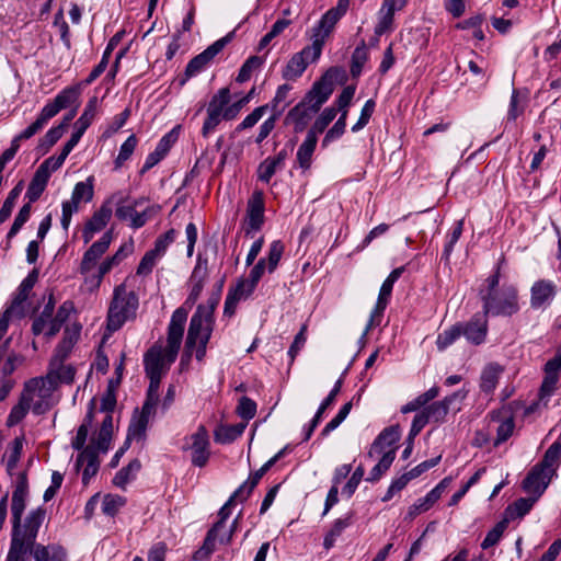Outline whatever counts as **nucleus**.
<instances>
[{
  "instance_id": "nucleus-1",
  "label": "nucleus",
  "mask_w": 561,
  "mask_h": 561,
  "mask_svg": "<svg viewBox=\"0 0 561 561\" xmlns=\"http://www.w3.org/2000/svg\"><path fill=\"white\" fill-rule=\"evenodd\" d=\"M28 495V481L26 472H20L13 485L11 519L12 533L10 542V560L21 556L34 537H37L38 530L46 517V511L42 507L32 510L24 520L22 515L26 507V499Z\"/></svg>"
},
{
  "instance_id": "nucleus-2",
  "label": "nucleus",
  "mask_w": 561,
  "mask_h": 561,
  "mask_svg": "<svg viewBox=\"0 0 561 561\" xmlns=\"http://www.w3.org/2000/svg\"><path fill=\"white\" fill-rule=\"evenodd\" d=\"M187 320V311L178 308L171 317L168 327L167 346L163 351L158 347H151L144 357L145 371L147 376H162L164 363L172 364L179 353L184 327Z\"/></svg>"
},
{
  "instance_id": "nucleus-3",
  "label": "nucleus",
  "mask_w": 561,
  "mask_h": 561,
  "mask_svg": "<svg viewBox=\"0 0 561 561\" xmlns=\"http://www.w3.org/2000/svg\"><path fill=\"white\" fill-rule=\"evenodd\" d=\"M483 302V312L492 316H512L519 310L518 295L515 286L500 285V267L490 275L479 291Z\"/></svg>"
},
{
  "instance_id": "nucleus-4",
  "label": "nucleus",
  "mask_w": 561,
  "mask_h": 561,
  "mask_svg": "<svg viewBox=\"0 0 561 561\" xmlns=\"http://www.w3.org/2000/svg\"><path fill=\"white\" fill-rule=\"evenodd\" d=\"M214 330V317L211 310H205L199 305L190 321L185 347L187 351H196V358L202 360L206 354V346Z\"/></svg>"
},
{
  "instance_id": "nucleus-5",
  "label": "nucleus",
  "mask_w": 561,
  "mask_h": 561,
  "mask_svg": "<svg viewBox=\"0 0 561 561\" xmlns=\"http://www.w3.org/2000/svg\"><path fill=\"white\" fill-rule=\"evenodd\" d=\"M138 297L134 291H128L125 284L114 288L113 299L107 312V328L116 331L129 319L136 316Z\"/></svg>"
},
{
  "instance_id": "nucleus-6",
  "label": "nucleus",
  "mask_w": 561,
  "mask_h": 561,
  "mask_svg": "<svg viewBox=\"0 0 561 561\" xmlns=\"http://www.w3.org/2000/svg\"><path fill=\"white\" fill-rule=\"evenodd\" d=\"M55 390L54 381H49V378L44 376L27 380L21 394L30 402L32 412L41 415L49 411L54 405L53 394Z\"/></svg>"
},
{
  "instance_id": "nucleus-7",
  "label": "nucleus",
  "mask_w": 561,
  "mask_h": 561,
  "mask_svg": "<svg viewBox=\"0 0 561 561\" xmlns=\"http://www.w3.org/2000/svg\"><path fill=\"white\" fill-rule=\"evenodd\" d=\"M230 102V91L228 88H221L213 95L206 107V118L202 127V136L209 137L217 126L224 119L222 108Z\"/></svg>"
},
{
  "instance_id": "nucleus-8",
  "label": "nucleus",
  "mask_w": 561,
  "mask_h": 561,
  "mask_svg": "<svg viewBox=\"0 0 561 561\" xmlns=\"http://www.w3.org/2000/svg\"><path fill=\"white\" fill-rule=\"evenodd\" d=\"M350 5V0H339L334 8L328 10L319 24L313 30L312 44H319V48L322 49L325 39L333 31L337 21L346 13Z\"/></svg>"
},
{
  "instance_id": "nucleus-9",
  "label": "nucleus",
  "mask_w": 561,
  "mask_h": 561,
  "mask_svg": "<svg viewBox=\"0 0 561 561\" xmlns=\"http://www.w3.org/2000/svg\"><path fill=\"white\" fill-rule=\"evenodd\" d=\"M36 538L27 546L25 552L10 560V550L8 551L5 561H28L30 556L34 561H67L65 549L58 545H41L36 543Z\"/></svg>"
},
{
  "instance_id": "nucleus-10",
  "label": "nucleus",
  "mask_w": 561,
  "mask_h": 561,
  "mask_svg": "<svg viewBox=\"0 0 561 561\" xmlns=\"http://www.w3.org/2000/svg\"><path fill=\"white\" fill-rule=\"evenodd\" d=\"M322 49L319 48V44H312L306 46L301 51L296 53L287 62L283 70V78L286 80L298 79L307 66L310 62L316 61L321 56Z\"/></svg>"
},
{
  "instance_id": "nucleus-11",
  "label": "nucleus",
  "mask_w": 561,
  "mask_h": 561,
  "mask_svg": "<svg viewBox=\"0 0 561 561\" xmlns=\"http://www.w3.org/2000/svg\"><path fill=\"white\" fill-rule=\"evenodd\" d=\"M209 437L204 425H199L197 431L186 439L184 449L191 450L192 463L196 467H204L209 459Z\"/></svg>"
},
{
  "instance_id": "nucleus-12",
  "label": "nucleus",
  "mask_w": 561,
  "mask_h": 561,
  "mask_svg": "<svg viewBox=\"0 0 561 561\" xmlns=\"http://www.w3.org/2000/svg\"><path fill=\"white\" fill-rule=\"evenodd\" d=\"M234 504L232 500H228L225 505L219 510L218 522L207 531V535L204 539L203 546L195 551L193 559L195 561H204L210 557V554L215 551V538L219 531L222 530L224 526H226V520L230 516V507Z\"/></svg>"
},
{
  "instance_id": "nucleus-13",
  "label": "nucleus",
  "mask_w": 561,
  "mask_h": 561,
  "mask_svg": "<svg viewBox=\"0 0 561 561\" xmlns=\"http://www.w3.org/2000/svg\"><path fill=\"white\" fill-rule=\"evenodd\" d=\"M122 197L113 194L107 198L101 207L92 215L91 219L85 224L82 238L85 243L90 242L94 234L101 231L110 221L112 217V205L114 202H121Z\"/></svg>"
},
{
  "instance_id": "nucleus-14",
  "label": "nucleus",
  "mask_w": 561,
  "mask_h": 561,
  "mask_svg": "<svg viewBox=\"0 0 561 561\" xmlns=\"http://www.w3.org/2000/svg\"><path fill=\"white\" fill-rule=\"evenodd\" d=\"M264 195L255 191L248 201L247 216L244 219V231L247 236L259 231L264 224Z\"/></svg>"
},
{
  "instance_id": "nucleus-15",
  "label": "nucleus",
  "mask_w": 561,
  "mask_h": 561,
  "mask_svg": "<svg viewBox=\"0 0 561 561\" xmlns=\"http://www.w3.org/2000/svg\"><path fill=\"white\" fill-rule=\"evenodd\" d=\"M467 396V391L458 390L450 396L445 397L440 401H436L425 408L423 411L426 414L430 422L442 423L445 421L450 409L456 411L460 410V407H455V403H460Z\"/></svg>"
},
{
  "instance_id": "nucleus-16",
  "label": "nucleus",
  "mask_w": 561,
  "mask_h": 561,
  "mask_svg": "<svg viewBox=\"0 0 561 561\" xmlns=\"http://www.w3.org/2000/svg\"><path fill=\"white\" fill-rule=\"evenodd\" d=\"M319 110L302 99L285 117V124L291 125L295 133L304 131Z\"/></svg>"
},
{
  "instance_id": "nucleus-17",
  "label": "nucleus",
  "mask_w": 561,
  "mask_h": 561,
  "mask_svg": "<svg viewBox=\"0 0 561 561\" xmlns=\"http://www.w3.org/2000/svg\"><path fill=\"white\" fill-rule=\"evenodd\" d=\"M230 37L226 36L216 41L214 44L208 46L203 53L198 54L193 59H191L185 68L186 79L194 77L202 70H204L206 66L210 62V60L224 49Z\"/></svg>"
},
{
  "instance_id": "nucleus-18",
  "label": "nucleus",
  "mask_w": 561,
  "mask_h": 561,
  "mask_svg": "<svg viewBox=\"0 0 561 561\" xmlns=\"http://www.w3.org/2000/svg\"><path fill=\"white\" fill-rule=\"evenodd\" d=\"M208 277V261L202 255L197 256L196 264L188 279L190 294L185 304L193 306L199 298Z\"/></svg>"
},
{
  "instance_id": "nucleus-19",
  "label": "nucleus",
  "mask_w": 561,
  "mask_h": 561,
  "mask_svg": "<svg viewBox=\"0 0 561 561\" xmlns=\"http://www.w3.org/2000/svg\"><path fill=\"white\" fill-rule=\"evenodd\" d=\"M81 93L80 87H68L60 91L53 101H49L42 110L51 119L61 110L78 106L79 96Z\"/></svg>"
},
{
  "instance_id": "nucleus-20",
  "label": "nucleus",
  "mask_w": 561,
  "mask_h": 561,
  "mask_svg": "<svg viewBox=\"0 0 561 561\" xmlns=\"http://www.w3.org/2000/svg\"><path fill=\"white\" fill-rule=\"evenodd\" d=\"M156 398H146L139 415H135L129 424V438L144 439L149 417L154 414L158 404Z\"/></svg>"
},
{
  "instance_id": "nucleus-21",
  "label": "nucleus",
  "mask_w": 561,
  "mask_h": 561,
  "mask_svg": "<svg viewBox=\"0 0 561 561\" xmlns=\"http://www.w3.org/2000/svg\"><path fill=\"white\" fill-rule=\"evenodd\" d=\"M461 330L469 343L482 344L488 334V314L476 313L468 322L461 323Z\"/></svg>"
},
{
  "instance_id": "nucleus-22",
  "label": "nucleus",
  "mask_w": 561,
  "mask_h": 561,
  "mask_svg": "<svg viewBox=\"0 0 561 561\" xmlns=\"http://www.w3.org/2000/svg\"><path fill=\"white\" fill-rule=\"evenodd\" d=\"M449 479H443L434 489H432L424 497L419 499L409 507L405 518L412 520L421 513L427 512L443 495L449 484Z\"/></svg>"
},
{
  "instance_id": "nucleus-23",
  "label": "nucleus",
  "mask_w": 561,
  "mask_h": 561,
  "mask_svg": "<svg viewBox=\"0 0 561 561\" xmlns=\"http://www.w3.org/2000/svg\"><path fill=\"white\" fill-rule=\"evenodd\" d=\"M112 242V231H106L100 240L92 245L83 254L80 265L81 273H89L96 264L98 260L106 252Z\"/></svg>"
},
{
  "instance_id": "nucleus-24",
  "label": "nucleus",
  "mask_w": 561,
  "mask_h": 561,
  "mask_svg": "<svg viewBox=\"0 0 561 561\" xmlns=\"http://www.w3.org/2000/svg\"><path fill=\"white\" fill-rule=\"evenodd\" d=\"M100 453L102 451L96 446L89 444L77 457V466L83 467L82 481L84 484L99 471Z\"/></svg>"
},
{
  "instance_id": "nucleus-25",
  "label": "nucleus",
  "mask_w": 561,
  "mask_h": 561,
  "mask_svg": "<svg viewBox=\"0 0 561 561\" xmlns=\"http://www.w3.org/2000/svg\"><path fill=\"white\" fill-rule=\"evenodd\" d=\"M489 417V427H491L493 423L497 424L495 428L496 439L494 440V446H499L512 436L515 427L514 419L508 415L506 411H492Z\"/></svg>"
},
{
  "instance_id": "nucleus-26",
  "label": "nucleus",
  "mask_w": 561,
  "mask_h": 561,
  "mask_svg": "<svg viewBox=\"0 0 561 561\" xmlns=\"http://www.w3.org/2000/svg\"><path fill=\"white\" fill-rule=\"evenodd\" d=\"M552 474L535 466L527 474L523 482V488L526 492L537 495L539 497L548 486Z\"/></svg>"
},
{
  "instance_id": "nucleus-27",
  "label": "nucleus",
  "mask_w": 561,
  "mask_h": 561,
  "mask_svg": "<svg viewBox=\"0 0 561 561\" xmlns=\"http://www.w3.org/2000/svg\"><path fill=\"white\" fill-rule=\"evenodd\" d=\"M254 289L255 288L252 286V284H249L244 279H241L236 287L230 288L225 301V314L229 317L233 316L238 304L241 300L247 299L254 291Z\"/></svg>"
},
{
  "instance_id": "nucleus-28",
  "label": "nucleus",
  "mask_w": 561,
  "mask_h": 561,
  "mask_svg": "<svg viewBox=\"0 0 561 561\" xmlns=\"http://www.w3.org/2000/svg\"><path fill=\"white\" fill-rule=\"evenodd\" d=\"M333 92V84L328 79V75L323 76L319 81L314 82L311 90L305 95V100L314 105L318 110L328 101Z\"/></svg>"
},
{
  "instance_id": "nucleus-29",
  "label": "nucleus",
  "mask_w": 561,
  "mask_h": 561,
  "mask_svg": "<svg viewBox=\"0 0 561 561\" xmlns=\"http://www.w3.org/2000/svg\"><path fill=\"white\" fill-rule=\"evenodd\" d=\"M401 437L399 425H392L385 428L374 440L368 451V456L373 458L376 455L385 453L386 447L394 445Z\"/></svg>"
},
{
  "instance_id": "nucleus-30",
  "label": "nucleus",
  "mask_w": 561,
  "mask_h": 561,
  "mask_svg": "<svg viewBox=\"0 0 561 561\" xmlns=\"http://www.w3.org/2000/svg\"><path fill=\"white\" fill-rule=\"evenodd\" d=\"M556 295V285L549 280H538L531 287L530 305L533 308H541L550 302Z\"/></svg>"
},
{
  "instance_id": "nucleus-31",
  "label": "nucleus",
  "mask_w": 561,
  "mask_h": 561,
  "mask_svg": "<svg viewBox=\"0 0 561 561\" xmlns=\"http://www.w3.org/2000/svg\"><path fill=\"white\" fill-rule=\"evenodd\" d=\"M75 375L76 369L72 365L65 364V360H58V364L55 360H50L49 369L45 377L49 378V381H54L57 389L59 383H71Z\"/></svg>"
},
{
  "instance_id": "nucleus-32",
  "label": "nucleus",
  "mask_w": 561,
  "mask_h": 561,
  "mask_svg": "<svg viewBox=\"0 0 561 561\" xmlns=\"http://www.w3.org/2000/svg\"><path fill=\"white\" fill-rule=\"evenodd\" d=\"M287 158V151L285 149L280 150L275 157L266 158L263 162L260 163L257 169V178L260 181L268 183L272 176L276 173L277 170H280L284 167V162Z\"/></svg>"
},
{
  "instance_id": "nucleus-33",
  "label": "nucleus",
  "mask_w": 561,
  "mask_h": 561,
  "mask_svg": "<svg viewBox=\"0 0 561 561\" xmlns=\"http://www.w3.org/2000/svg\"><path fill=\"white\" fill-rule=\"evenodd\" d=\"M504 368L496 364V363H490L488 364L480 377V389L486 394L492 393L500 380L501 375L503 374Z\"/></svg>"
},
{
  "instance_id": "nucleus-34",
  "label": "nucleus",
  "mask_w": 561,
  "mask_h": 561,
  "mask_svg": "<svg viewBox=\"0 0 561 561\" xmlns=\"http://www.w3.org/2000/svg\"><path fill=\"white\" fill-rule=\"evenodd\" d=\"M393 285V283L387 279H385V282L382 283L376 306L370 314L368 328L377 325L380 322V318L385 309L387 308L389 299L391 297Z\"/></svg>"
},
{
  "instance_id": "nucleus-35",
  "label": "nucleus",
  "mask_w": 561,
  "mask_h": 561,
  "mask_svg": "<svg viewBox=\"0 0 561 561\" xmlns=\"http://www.w3.org/2000/svg\"><path fill=\"white\" fill-rule=\"evenodd\" d=\"M317 142L318 138L313 136V133H307L296 153L297 162L301 169L307 170L310 168Z\"/></svg>"
},
{
  "instance_id": "nucleus-36",
  "label": "nucleus",
  "mask_w": 561,
  "mask_h": 561,
  "mask_svg": "<svg viewBox=\"0 0 561 561\" xmlns=\"http://www.w3.org/2000/svg\"><path fill=\"white\" fill-rule=\"evenodd\" d=\"M37 278L38 273L36 270H34L22 280L18 293L10 306V308L16 311V313L23 312L22 304L27 299L30 291L37 282Z\"/></svg>"
},
{
  "instance_id": "nucleus-37",
  "label": "nucleus",
  "mask_w": 561,
  "mask_h": 561,
  "mask_svg": "<svg viewBox=\"0 0 561 561\" xmlns=\"http://www.w3.org/2000/svg\"><path fill=\"white\" fill-rule=\"evenodd\" d=\"M113 428V416L111 413H107L102 421V425L98 435L92 437L90 444L96 446L102 453H106L110 448Z\"/></svg>"
},
{
  "instance_id": "nucleus-38",
  "label": "nucleus",
  "mask_w": 561,
  "mask_h": 561,
  "mask_svg": "<svg viewBox=\"0 0 561 561\" xmlns=\"http://www.w3.org/2000/svg\"><path fill=\"white\" fill-rule=\"evenodd\" d=\"M49 178L50 176L48 175L47 171L44 172V170H39L37 168L26 192V197L28 198L30 203L36 202L41 197Z\"/></svg>"
},
{
  "instance_id": "nucleus-39",
  "label": "nucleus",
  "mask_w": 561,
  "mask_h": 561,
  "mask_svg": "<svg viewBox=\"0 0 561 561\" xmlns=\"http://www.w3.org/2000/svg\"><path fill=\"white\" fill-rule=\"evenodd\" d=\"M55 305H56V301H55L54 295L49 294L48 300H47L44 309L42 310L39 316L36 317L33 321L32 332L35 335L42 334L45 331L48 321L54 318L53 314H54V310H55Z\"/></svg>"
},
{
  "instance_id": "nucleus-40",
  "label": "nucleus",
  "mask_w": 561,
  "mask_h": 561,
  "mask_svg": "<svg viewBox=\"0 0 561 561\" xmlns=\"http://www.w3.org/2000/svg\"><path fill=\"white\" fill-rule=\"evenodd\" d=\"M247 427L245 423H238L232 425H220L215 431V440L220 444H229L242 435Z\"/></svg>"
},
{
  "instance_id": "nucleus-41",
  "label": "nucleus",
  "mask_w": 561,
  "mask_h": 561,
  "mask_svg": "<svg viewBox=\"0 0 561 561\" xmlns=\"http://www.w3.org/2000/svg\"><path fill=\"white\" fill-rule=\"evenodd\" d=\"M24 445V437L19 436L13 439V442L8 447V454H7V472L9 476L14 474V470L18 466V462L21 459L22 450Z\"/></svg>"
},
{
  "instance_id": "nucleus-42",
  "label": "nucleus",
  "mask_w": 561,
  "mask_h": 561,
  "mask_svg": "<svg viewBox=\"0 0 561 561\" xmlns=\"http://www.w3.org/2000/svg\"><path fill=\"white\" fill-rule=\"evenodd\" d=\"M93 182V176H89L83 182H78L73 187L71 199L77 202L78 204L91 202L94 195Z\"/></svg>"
},
{
  "instance_id": "nucleus-43",
  "label": "nucleus",
  "mask_w": 561,
  "mask_h": 561,
  "mask_svg": "<svg viewBox=\"0 0 561 561\" xmlns=\"http://www.w3.org/2000/svg\"><path fill=\"white\" fill-rule=\"evenodd\" d=\"M30 410H32L30 402L25 397L20 394L18 403L12 407L7 417V426L12 427L19 424L26 416Z\"/></svg>"
},
{
  "instance_id": "nucleus-44",
  "label": "nucleus",
  "mask_w": 561,
  "mask_h": 561,
  "mask_svg": "<svg viewBox=\"0 0 561 561\" xmlns=\"http://www.w3.org/2000/svg\"><path fill=\"white\" fill-rule=\"evenodd\" d=\"M462 334L461 323H456L437 335L436 345L439 351L454 344Z\"/></svg>"
},
{
  "instance_id": "nucleus-45",
  "label": "nucleus",
  "mask_w": 561,
  "mask_h": 561,
  "mask_svg": "<svg viewBox=\"0 0 561 561\" xmlns=\"http://www.w3.org/2000/svg\"><path fill=\"white\" fill-rule=\"evenodd\" d=\"M561 455V443L554 442L546 451L543 459L537 466L553 474Z\"/></svg>"
},
{
  "instance_id": "nucleus-46",
  "label": "nucleus",
  "mask_w": 561,
  "mask_h": 561,
  "mask_svg": "<svg viewBox=\"0 0 561 561\" xmlns=\"http://www.w3.org/2000/svg\"><path fill=\"white\" fill-rule=\"evenodd\" d=\"M396 458V449L392 448L382 453V457L379 462L371 469L368 481L375 482L380 479V477L390 468L391 463Z\"/></svg>"
},
{
  "instance_id": "nucleus-47",
  "label": "nucleus",
  "mask_w": 561,
  "mask_h": 561,
  "mask_svg": "<svg viewBox=\"0 0 561 561\" xmlns=\"http://www.w3.org/2000/svg\"><path fill=\"white\" fill-rule=\"evenodd\" d=\"M49 119L50 118L42 110L35 122H33L28 127H26L23 131L16 135L13 139L16 140L18 144H20L22 140H27L32 138L47 125Z\"/></svg>"
},
{
  "instance_id": "nucleus-48",
  "label": "nucleus",
  "mask_w": 561,
  "mask_h": 561,
  "mask_svg": "<svg viewBox=\"0 0 561 561\" xmlns=\"http://www.w3.org/2000/svg\"><path fill=\"white\" fill-rule=\"evenodd\" d=\"M337 110L335 107H327L317 117L308 133H313V136L318 138L319 134H322L329 124L335 118Z\"/></svg>"
},
{
  "instance_id": "nucleus-49",
  "label": "nucleus",
  "mask_w": 561,
  "mask_h": 561,
  "mask_svg": "<svg viewBox=\"0 0 561 561\" xmlns=\"http://www.w3.org/2000/svg\"><path fill=\"white\" fill-rule=\"evenodd\" d=\"M141 465L138 459L131 460L128 466L122 468L114 477V484L123 488L140 470Z\"/></svg>"
},
{
  "instance_id": "nucleus-50",
  "label": "nucleus",
  "mask_w": 561,
  "mask_h": 561,
  "mask_svg": "<svg viewBox=\"0 0 561 561\" xmlns=\"http://www.w3.org/2000/svg\"><path fill=\"white\" fill-rule=\"evenodd\" d=\"M368 59V51L364 42L355 48L352 55L351 73L358 77L362 73L363 66Z\"/></svg>"
},
{
  "instance_id": "nucleus-51",
  "label": "nucleus",
  "mask_w": 561,
  "mask_h": 561,
  "mask_svg": "<svg viewBox=\"0 0 561 561\" xmlns=\"http://www.w3.org/2000/svg\"><path fill=\"white\" fill-rule=\"evenodd\" d=\"M96 107H98V99L95 96H93L89 100L82 115L76 122L75 127L80 128L85 131L95 117Z\"/></svg>"
},
{
  "instance_id": "nucleus-52",
  "label": "nucleus",
  "mask_w": 561,
  "mask_h": 561,
  "mask_svg": "<svg viewBox=\"0 0 561 561\" xmlns=\"http://www.w3.org/2000/svg\"><path fill=\"white\" fill-rule=\"evenodd\" d=\"M537 495L535 497H522L518 499L513 503V505L508 506L506 512L510 517H523L526 515L530 508L533 507L534 503L537 501Z\"/></svg>"
},
{
  "instance_id": "nucleus-53",
  "label": "nucleus",
  "mask_w": 561,
  "mask_h": 561,
  "mask_svg": "<svg viewBox=\"0 0 561 561\" xmlns=\"http://www.w3.org/2000/svg\"><path fill=\"white\" fill-rule=\"evenodd\" d=\"M263 61L257 56H251L245 60L237 76V82L243 83L252 77L253 72L262 66Z\"/></svg>"
},
{
  "instance_id": "nucleus-54",
  "label": "nucleus",
  "mask_w": 561,
  "mask_h": 561,
  "mask_svg": "<svg viewBox=\"0 0 561 561\" xmlns=\"http://www.w3.org/2000/svg\"><path fill=\"white\" fill-rule=\"evenodd\" d=\"M126 500L117 494H106L102 501V512L108 516H114L125 505Z\"/></svg>"
},
{
  "instance_id": "nucleus-55",
  "label": "nucleus",
  "mask_w": 561,
  "mask_h": 561,
  "mask_svg": "<svg viewBox=\"0 0 561 561\" xmlns=\"http://www.w3.org/2000/svg\"><path fill=\"white\" fill-rule=\"evenodd\" d=\"M137 142H138V140H137L136 136L130 135L125 140V142L121 146L118 156L115 159L116 169L121 168L125 163V161H127L131 157V154L137 146Z\"/></svg>"
},
{
  "instance_id": "nucleus-56",
  "label": "nucleus",
  "mask_w": 561,
  "mask_h": 561,
  "mask_svg": "<svg viewBox=\"0 0 561 561\" xmlns=\"http://www.w3.org/2000/svg\"><path fill=\"white\" fill-rule=\"evenodd\" d=\"M346 116L347 111H344L335 124L327 131L322 141L323 146H327L329 142L340 138L344 134L346 127Z\"/></svg>"
},
{
  "instance_id": "nucleus-57",
  "label": "nucleus",
  "mask_w": 561,
  "mask_h": 561,
  "mask_svg": "<svg viewBox=\"0 0 561 561\" xmlns=\"http://www.w3.org/2000/svg\"><path fill=\"white\" fill-rule=\"evenodd\" d=\"M506 526H507V522L506 520H502V522H499L485 536L484 540L482 541L481 543V547L482 549L486 550L493 546H495L504 530L506 529Z\"/></svg>"
},
{
  "instance_id": "nucleus-58",
  "label": "nucleus",
  "mask_w": 561,
  "mask_h": 561,
  "mask_svg": "<svg viewBox=\"0 0 561 561\" xmlns=\"http://www.w3.org/2000/svg\"><path fill=\"white\" fill-rule=\"evenodd\" d=\"M351 410H352V402L345 403L340 409L337 414L329 423H327V425L323 427V430L321 432V435L327 436L329 433H331L332 431L337 428L340 426V424L347 417Z\"/></svg>"
},
{
  "instance_id": "nucleus-59",
  "label": "nucleus",
  "mask_w": 561,
  "mask_h": 561,
  "mask_svg": "<svg viewBox=\"0 0 561 561\" xmlns=\"http://www.w3.org/2000/svg\"><path fill=\"white\" fill-rule=\"evenodd\" d=\"M394 12L391 9H385L383 5L380 9L379 22L375 27L376 35H382L391 30L393 23Z\"/></svg>"
},
{
  "instance_id": "nucleus-60",
  "label": "nucleus",
  "mask_w": 561,
  "mask_h": 561,
  "mask_svg": "<svg viewBox=\"0 0 561 561\" xmlns=\"http://www.w3.org/2000/svg\"><path fill=\"white\" fill-rule=\"evenodd\" d=\"M237 413L243 420L249 421L253 419L256 413V403L248 397H242L239 400Z\"/></svg>"
},
{
  "instance_id": "nucleus-61",
  "label": "nucleus",
  "mask_w": 561,
  "mask_h": 561,
  "mask_svg": "<svg viewBox=\"0 0 561 561\" xmlns=\"http://www.w3.org/2000/svg\"><path fill=\"white\" fill-rule=\"evenodd\" d=\"M374 110H375V102L374 100H368L366 101V103L364 104L362 111H360V115H359V118L358 121L356 122V124H354L352 126V131L353 133H357L359 131L360 129H363L369 122L373 113H374Z\"/></svg>"
},
{
  "instance_id": "nucleus-62",
  "label": "nucleus",
  "mask_w": 561,
  "mask_h": 561,
  "mask_svg": "<svg viewBox=\"0 0 561 561\" xmlns=\"http://www.w3.org/2000/svg\"><path fill=\"white\" fill-rule=\"evenodd\" d=\"M79 205L77 202L72 201L71 198L69 201H65L61 205V226L64 230H68L71 217L75 213L79 210Z\"/></svg>"
},
{
  "instance_id": "nucleus-63",
  "label": "nucleus",
  "mask_w": 561,
  "mask_h": 561,
  "mask_svg": "<svg viewBox=\"0 0 561 561\" xmlns=\"http://www.w3.org/2000/svg\"><path fill=\"white\" fill-rule=\"evenodd\" d=\"M161 257L154 254L152 251L146 252V254L142 256L138 267H137V274L138 275H148L151 273L152 268L157 264V262Z\"/></svg>"
},
{
  "instance_id": "nucleus-64",
  "label": "nucleus",
  "mask_w": 561,
  "mask_h": 561,
  "mask_svg": "<svg viewBox=\"0 0 561 561\" xmlns=\"http://www.w3.org/2000/svg\"><path fill=\"white\" fill-rule=\"evenodd\" d=\"M267 110V105H262L252 111L237 127V130L248 129L253 127L264 115Z\"/></svg>"
}]
</instances>
